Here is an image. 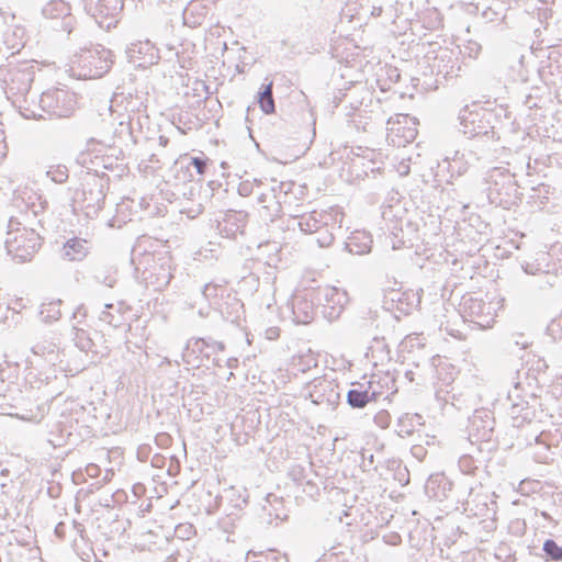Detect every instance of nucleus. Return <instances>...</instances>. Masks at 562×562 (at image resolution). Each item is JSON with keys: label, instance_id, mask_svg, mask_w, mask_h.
Instances as JSON below:
<instances>
[{"label": "nucleus", "instance_id": "f3484780", "mask_svg": "<svg viewBox=\"0 0 562 562\" xmlns=\"http://www.w3.org/2000/svg\"><path fill=\"white\" fill-rule=\"evenodd\" d=\"M347 393V403L352 408H363L369 402L376 400V392L370 391L371 386L363 383H355Z\"/></svg>", "mask_w": 562, "mask_h": 562}, {"label": "nucleus", "instance_id": "2f4dec72", "mask_svg": "<svg viewBox=\"0 0 562 562\" xmlns=\"http://www.w3.org/2000/svg\"><path fill=\"white\" fill-rule=\"evenodd\" d=\"M46 176L56 183H64L68 179V170L65 166L50 167L46 171Z\"/></svg>", "mask_w": 562, "mask_h": 562}, {"label": "nucleus", "instance_id": "7ed1b4c3", "mask_svg": "<svg viewBox=\"0 0 562 562\" xmlns=\"http://www.w3.org/2000/svg\"><path fill=\"white\" fill-rule=\"evenodd\" d=\"M76 108V97L65 89H52L43 92L36 109L24 108L21 112L26 119H45L44 114L56 117L70 116Z\"/></svg>", "mask_w": 562, "mask_h": 562}, {"label": "nucleus", "instance_id": "c756f323", "mask_svg": "<svg viewBox=\"0 0 562 562\" xmlns=\"http://www.w3.org/2000/svg\"><path fill=\"white\" fill-rule=\"evenodd\" d=\"M60 304V300L49 302L48 304H43L40 313L44 319L57 321L61 315L59 308Z\"/></svg>", "mask_w": 562, "mask_h": 562}, {"label": "nucleus", "instance_id": "e433bc0d", "mask_svg": "<svg viewBox=\"0 0 562 562\" xmlns=\"http://www.w3.org/2000/svg\"><path fill=\"white\" fill-rule=\"evenodd\" d=\"M217 291H218V286L216 284H213V283H206L202 290H201V293L202 295L206 299V300H210L212 297H216L217 296Z\"/></svg>", "mask_w": 562, "mask_h": 562}, {"label": "nucleus", "instance_id": "2eb2a0df", "mask_svg": "<svg viewBox=\"0 0 562 562\" xmlns=\"http://www.w3.org/2000/svg\"><path fill=\"white\" fill-rule=\"evenodd\" d=\"M247 223V214L243 211H228L223 222L220 223V231L228 238H236L238 234H244Z\"/></svg>", "mask_w": 562, "mask_h": 562}, {"label": "nucleus", "instance_id": "9d476101", "mask_svg": "<svg viewBox=\"0 0 562 562\" xmlns=\"http://www.w3.org/2000/svg\"><path fill=\"white\" fill-rule=\"evenodd\" d=\"M319 294L324 301V315L330 319L337 318L348 303L347 293L335 286H326Z\"/></svg>", "mask_w": 562, "mask_h": 562}, {"label": "nucleus", "instance_id": "f257e3e1", "mask_svg": "<svg viewBox=\"0 0 562 562\" xmlns=\"http://www.w3.org/2000/svg\"><path fill=\"white\" fill-rule=\"evenodd\" d=\"M110 111L115 120H119L120 130L116 132L120 136L124 134L126 137L136 142L134 132L143 127L144 121L148 120L146 115V105L142 97L133 94H114L111 99Z\"/></svg>", "mask_w": 562, "mask_h": 562}, {"label": "nucleus", "instance_id": "bb28decb", "mask_svg": "<svg viewBox=\"0 0 562 562\" xmlns=\"http://www.w3.org/2000/svg\"><path fill=\"white\" fill-rule=\"evenodd\" d=\"M412 119L408 114H396L395 116H392L386 122V130H387V138L395 144L394 136L400 135V127L397 126H406Z\"/></svg>", "mask_w": 562, "mask_h": 562}, {"label": "nucleus", "instance_id": "1a4fd4ad", "mask_svg": "<svg viewBox=\"0 0 562 562\" xmlns=\"http://www.w3.org/2000/svg\"><path fill=\"white\" fill-rule=\"evenodd\" d=\"M485 115L486 113L481 114L477 111H469L468 106H465L459 113L460 132L469 138H494V127L485 120Z\"/></svg>", "mask_w": 562, "mask_h": 562}, {"label": "nucleus", "instance_id": "412c9836", "mask_svg": "<svg viewBox=\"0 0 562 562\" xmlns=\"http://www.w3.org/2000/svg\"><path fill=\"white\" fill-rule=\"evenodd\" d=\"M293 318L299 324H307L313 319V304L302 297L296 296L292 303Z\"/></svg>", "mask_w": 562, "mask_h": 562}, {"label": "nucleus", "instance_id": "4468645a", "mask_svg": "<svg viewBox=\"0 0 562 562\" xmlns=\"http://www.w3.org/2000/svg\"><path fill=\"white\" fill-rule=\"evenodd\" d=\"M86 317V311L82 306L77 307V310L72 314V319L76 321L72 323L74 330V341L76 347L83 352H95L93 350L94 344L87 331L80 327L79 325L82 323V319Z\"/></svg>", "mask_w": 562, "mask_h": 562}, {"label": "nucleus", "instance_id": "58836bf2", "mask_svg": "<svg viewBox=\"0 0 562 562\" xmlns=\"http://www.w3.org/2000/svg\"><path fill=\"white\" fill-rule=\"evenodd\" d=\"M449 394H450V392H449V391H447V392H446V394H443V391H442V390H439V391L437 392V397H438V398H440V400H442V401H445L446 403H448V402H449V398H451V400H452L451 404H452L453 406H457V404L454 403V400H456L454 394H452V396H449Z\"/></svg>", "mask_w": 562, "mask_h": 562}, {"label": "nucleus", "instance_id": "423d86ee", "mask_svg": "<svg viewBox=\"0 0 562 562\" xmlns=\"http://www.w3.org/2000/svg\"><path fill=\"white\" fill-rule=\"evenodd\" d=\"M85 9L100 27L110 30L116 25L123 3L122 0H86Z\"/></svg>", "mask_w": 562, "mask_h": 562}, {"label": "nucleus", "instance_id": "4c0bfd02", "mask_svg": "<svg viewBox=\"0 0 562 562\" xmlns=\"http://www.w3.org/2000/svg\"><path fill=\"white\" fill-rule=\"evenodd\" d=\"M374 423L381 427V428H386L389 427L390 425V415L387 412L385 411H381L379 412L375 417H374Z\"/></svg>", "mask_w": 562, "mask_h": 562}, {"label": "nucleus", "instance_id": "c85d7f7f", "mask_svg": "<svg viewBox=\"0 0 562 562\" xmlns=\"http://www.w3.org/2000/svg\"><path fill=\"white\" fill-rule=\"evenodd\" d=\"M259 105L266 114L274 112V100L272 97V82L266 85L262 91L259 92L258 98Z\"/></svg>", "mask_w": 562, "mask_h": 562}, {"label": "nucleus", "instance_id": "7c9ffc66", "mask_svg": "<svg viewBox=\"0 0 562 562\" xmlns=\"http://www.w3.org/2000/svg\"><path fill=\"white\" fill-rule=\"evenodd\" d=\"M543 551L549 560H562V547L559 546L553 539H547L543 543Z\"/></svg>", "mask_w": 562, "mask_h": 562}, {"label": "nucleus", "instance_id": "72a5a7b5", "mask_svg": "<svg viewBox=\"0 0 562 562\" xmlns=\"http://www.w3.org/2000/svg\"><path fill=\"white\" fill-rule=\"evenodd\" d=\"M206 166H207V164H206V160L204 158L192 157L189 160L187 169H190V167H193L195 169V171H196V175L198 176H202V175L205 173Z\"/></svg>", "mask_w": 562, "mask_h": 562}, {"label": "nucleus", "instance_id": "0eeeda50", "mask_svg": "<svg viewBox=\"0 0 562 562\" xmlns=\"http://www.w3.org/2000/svg\"><path fill=\"white\" fill-rule=\"evenodd\" d=\"M81 207L86 210L88 216H95L102 210L105 195L106 183L104 179L91 176L85 181L81 190Z\"/></svg>", "mask_w": 562, "mask_h": 562}, {"label": "nucleus", "instance_id": "c03bdc74", "mask_svg": "<svg viewBox=\"0 0 562 562\" xmlns=\"http://www.w3.org/2000/svg\"><path fill=\"white\" fill-rule=\"evenodd\" d=\"M239 193L241 195H248L249 194V186L247 183H241L238 189Z\"/></svg>", "mask_w": 562, "mask_h": 562}, {"label": "nucleus", "instance_id": "aec40b11", "mask_svg": "<svg viewBox=\"0 0 562 562\" xmlns=\"http://www.w3.org/2000/svg\"><path fill=\"white\" fill-rule=\"evenodd\" d=\"M372 238L366 232H355L346 243V249L350 254L364 255L371 251Z\"/></svg>", "mask_w": 562, "mask_h": 562}, {"label": "nucleus", "instance_id": "de8ad7c7", "mask_svg": "<svg viewBox=\"0 0 562 562\" xmlns=\"http://www.w3.org/2000/svg\"><path fill=\"white\" fill-rule=\"evenodd\" d=\"M170 278H171V276H170V274H167V276H166V280L164 281V283H160V284H159V286H161V285H167V284L169 283V281H170Z\"/></svg>", "mask_w": 562, "mask_h": 562}, {"label": "nucleus", "instance_id": "ea45409f", "mask_svg": "<svg viewBox=\"0 0 562 562\" xmlns=\"http://www.w3.org/2000/svg\"><path fill=\"white\" fill-rule=\"evenodd\" d=\"M55 535L59 538V539H64L65 538V535H66V525L65 522L60 521L56 525L55 527Z\"/></svg>", "mask_w": 562, "mask_h": 562}, {"label": "nucleus", "instance_id": "c9c22d12", "mask_svg": "<svg viewBox=\"0 0 562 562\" xmlns=\"http://www.w3.org/2000/svg\"><path fill=\"white\" fill-rule=\"evenodd\" d=\"M49 378L45 376L42 379L41 376H37L36 374H33L32 372L29 374V383L31 387L41 390L43 386L48 385Z\"/></svg>", "mask_w": 562, "mask_h": 562}, {"label": "nucleus", "instance_id": "ddd939ff", "mask_svg": "<svg viewBox=\"0 0 562 562\" xmlns=\"http://www.w3.org/2000/svg\"><path fill=\"white\" fill-rule=\"evenodd\" d=\"M42 13L47 19L61 18V26L68 33L74 31V18L70 15V7L63 0H52L42 9Z\"/></svg>", "mask_w": 562, "mask_h": 562}, {"label": "nucleus", "instance_id": "a878e982", "mask_svg": "<svg viewBox=\"0 0 562 562\" xmlns=\"http://www.w3.org/2000/svg\"><path fill=\"white\" fill-rule=\"evenodd\" d=\"M423 417L418 414H405L398 418L397 432L401 437L411 436L416 425H422Z\"/></svg>", "mask_w": 562, "mask_h": 562}, {"label": "nucleus", "instance_id": "79ce46f5", "mask_svg": "<svg viewBox=\"0 0 562 562\" xmlns=\"http://www.w3.org/2000/svg\"><path fill=\"white\" fill-rule=\"evenodd\" d=\"M483 417H488V413L485 412V411H482V412H475V414L473 415L472 419H471V424L472 426H475L477 419H481L483 420Z\"/></svg>", "mask_w": 562, "mask_h": 562}, {"label": "nucleus", "instance_id": "5701e85b", "mask_svg": "<svg viewBox=\"0 0 562 562\" xmlns=\"http://www.w3.org/2000/svg\"><path fill=\"white\" fill-rule=\"evenodd\" d=\"M34 356L42 357L46 362L55 366L57 362H61L60 352L55 344L52 342H40L32 347Z\"/></svg>", "mask_w": 562, "mask_h": 562}, {"label": "nucleus", "instance_id": "6e6552de", "mask_svg": "<svg viewBox=\"0 0 562 562\" xmlns=\"http://www.w3.org/2000/svg\"><path fill=\"white\" fill-rule=\"evenodd\" d=\"M498 302H485L480 297H463L462 307L470 322L481 328H490L494 324Z\"/></svg>", "mask_w": 562, "mask_h": 562}, {"label": "nucleus", "instance_id": "473e14b6", "mask_svg": "<svg viewBox=\"0 0 562 562\" xmlns=\"http://www.w3.org/2000/svg\"><path fill=\"white\" fill-rule=\"evenodd\" d=\"M400 127V135L394 136L395 144L397 146H401L405 143H409L415 138L416 130L413 127L407 126H398Z\"/></svg>", "mask_w": 562, "mask_h": 562}, {"label": "nucleus", "instance_id": "b1692460", "mask_svg": "<svg viewBox=\"0 0 562 562\" xmlns=\"http://www.w3.org/2000/svg\"><path fill=\"white\" fill-rule=\"evenodd\" d=\"M481 160V156L474 149H463L462 153H457L453 164L459 169V173L465 172L471 166H474Z\"/></svg>", "mask_w": 562, "mask_h": 562}, {"label": "nucleus", "instance_id": "f704fd0d", "mask_svg": "<svg viewBox=\"0 0 562 562\" xmlns=\"http://www.w3.org/2000/svg\"><path fill=\"white\" fill-rule=\"evenodd\" d=\"M318 236L316 238L317 244L321 247H329L334 241V235L327 231V228H319L316 233Z\"/></svg>", "mask_w": 562, "mask_h": 562}, {"label": "nucleus", "instance_id": "8fccbe9b", "mask_svg": "<svg viewBox=\"0 0 562 562\" xmlns=\"http://www.w3.org/2000/svg\"><path fill=\"white\" fill-rule=\"evenodd\" d=\"M72 525L75 528L80 527V525L76 520L72 521Z\"/></svg>", "mask_w": 562, "mask_h": 562}, {"label": "nucleus", "instance_id": "39448f33", "mask_svg": "<svg viewBox=\"0 0 562 562\" xmlns=\"http://www.w3.org/2000/svg\"><path fill=\"white\" fill-rule=\"evenodd\" d=\"M34 79L33 67L23 63L18 66H9L3 75V89L8 99L24 98L31 89Z\"/></svg>", "mask_w": 562, "mask_h": 562}, {"label": "nucleus", "instance_id": "dca6fc26", "mask_svg": "<svg viewBox=\"0 0 562 562\" xmlns=\"http://www.w3.org/2000/svg\"><path fill=\"white\" fill-rule=\"evenodd\" d=\"M286 228L295 231L296 228L304 234L317 233L322 228V223L317 218L316 212L304 214L302 216H293L288 218Z\"/></svg>", "mask_w": 562, "mask_h": 562}, {"label": "nucleus", "instance_id": "6ab92c4d", "mask_svg": "<svg viewBox=\"0 0 562 562\" xmlns=\"http://www.w3.org/2000/svg\"><path fill=\"white\" fill-rule=\"evenodd\" d=\"M90 250V243L87 239L74 237L68 239L63 247V257L70 260H82Z\"/></svg>", "mask_w": 562, "mask_h": 562}, {"label": "nucleus", "instance_id": "37998d69", "mask_svg": "<svg viewBox=\"0 0 562 562\" xmlns=\"http://www.w3.org/2000/svg\"><path fill=\"white\" fill-rule=\"evenodd\" d=\"M100 319L104 323H108V324H112L113 323V316L110 312L108 311H103L101 314H100Z\"/></svg>", "mask_w": 562, "mask_h": 562}, {"label": "nucleus", "instance_id": "49530a36", "mask_svg": "<svg viewBox=\"0 0 562 562\" xmlns=\"http://www.w3.org/2000/svg\"><path fill=\"white\" fill-rule=\"evenodd\" d=\"M103 282H104L108 286H110V288H111V286H113V282H114V281H113L112 279H110V278H105Z\"/></svg>", "mask_w": 562, "mask_h": 562}, {"label": "nucleus", "instance_id": "9b49d317", "mask_svg": "<svg viewBox=\"0 0 562 562\" xmlns=\"http://www.w3.org/2000/svg\"><path fill=\"white\" fill-rule=\"evenodd\" d=\"M125 53L128 61L138 66L151 65L158 59L157 49L148 40L131 43Z\"/></svg>", "mask_w": 562, "mask_h": 562}, {"label": "nucleus", "instance_id": "20e7f679", "mask_svg": "<svg viewBox=\"0 0 562 562\" xmlns=\"http://www.w3.org/2000/svg\"><path fill=\"white\" fill-rule=\"evenodd\" d=\"M113 64V54L102 45L83 49L75 56L72 65L79 68V77L99 78L106 74Z\"/></svg>", "mask_w": 562, "mask_h": 562}, {"label": "nucleus", "instance_id": "3c124183", "mask_svg": "<svg viewBox=\"0 0 562 562\" xmlns=\"http://www.w3.org/2000/svg\"><path fill=\"white\" fill-rule=\"evenodd\" d=\"M112 306H113L112 304H106L105 308H111Z\"/></svg>", "mask_w": 562, "mask_h": 562}, {"label": "nucleus", "instance_id": "a18cd8bd", "mask_svg": "<svg viewBox=\"0 0 562 562\" xmlns=\"http://www.w3.org/2000/svg\"><path fill=\"white\" fill-rule=\"evenodd\" d=\"M159 143H160V145L166 146V145H167V143H168V138H167V137H165V136H160V137H159Z\"/></svg>", "mask_w": 562, "mask_h": 562}, {"label": "nucleus", "instance_id": "a19ab883", "mask_svg": "<svg viewBox=\"0 0 562 562\" xmlns=\"http://www.w3.org/2000/svg\"><path fill=\"white\" fill-rule=\"evenodd\" d=\"M322 384H323L322 382H319L317 385L315 384V385H314V391L310 393V396H311L312 402H313L314 404H321V403H323V400L321 398V396H318V395L316 396V389H318L319 386H322Z\"/></svg>", "mask_w": 562, "mask_h": 562}, {"label": "nucleus", "instance_id": "cd10ccee", "mask_svg": "<svg viewBox=\"0 0 562 562\" xmlns=\"http://www.w3.org/2000/svg\"><path fill=\"white\" fill-rule=\"evenodd\" d=\"M505 3L498 0H491V3L483 10L482 16L487 22L502 21L505 18Z\"/></svg>", "mask_w": 562, "mask_h": 562}, {"label": "nucleus", "instance_id": "4be33fe9", "mask_svg": "<svg viewBox=\"0 0 562 562\" xmlns=\"http://www.w3.org/2000/svg\"><path fill=\"white\" fill-rule=\"evenodd\" d=\"M509 415L518 426L525 422H531L536 416V411L527 401L521 400L512 403Z\"/></svg>", "mask_w": 562, "mask_h": 562}, {"label": "nucleus", "instance_id": "f8f14e48", "mask_svg": "<svg viewBox=\"0 0 562 562\" xmlns=\"http://www.w3.org/2000/svg\"><path fill=\"white\" fill-rule=\"evenodd\" d=\"M487 182L490 183V196L493 194L501 196L503 191L507 196H509L512 192H517V186L514 180V176L510 175L507 170L494 168L487 178Z\"/></svg>", "mask_w": 562, "mask_h": 562}, {"label": "nucleus", "instance_id": "393cba45", "mask_svg": "<svg viewBox=\"0 0 562 562\" xmlns=\"http://www.w3.org/2000/svg\"><path fill=\"white\" fill-rule=\"evenodd\" d=\"M258 203L262 205L260 215L265 220H272L280 211V204L272 194H260L258 196Z\"/></svg>", "mask_w": 562, "mask_h": 562}, {"label": "nucleus", "instance_id": "09e8293b", "mask_svg": "<svg viewBox=\"0 0 562 562\" xmlns=\"http://www.w3.org/2000/svg\"><path fill=\"white\" fill-rule=\"evenodd\" d=\"M448 54H449V52H448L447 49L441 50V53H440V59L446 58V57L448 56Z\"/></svg>", "mask_w": 562, "mask_h": 562}, {"label": "nucleus", "instance_id": "f03ea898", "mask_svg": "<svg viewBox=\"0 0 562 562\" xmlns=\"http://www.w3.org/2000/svg\"><path fill=\"white\" fill-rule=\"evenodd\" d=\"M5 249L19 262L31 260L41 246V237L34 228L22 226L18 218L11 217L8 222V232L4 240Z\"/></svg>", "mask_w": 562, "mask_h": 562}, {"label": "nucleus", "instance_id": "a211bd4d", "mask_svg": "<svg viewBox=\"0 0 562 562\" xmlns=\"http://www.w3.org/2000/svg\"><path fill=\"white\" fill-rule=\"evenodd\" d=\"M224 348H225V346L221 341H211L210 342L204 338H199V339H195L194 341L188 342L182 357L187 363H191L190 357L192 353H195V352L203 353L205 351V357H210V352L207 351L209 349L212 352H220V351H223Z\"/></svg>", "mask_w": 562, "mask_h": 562}]
</instances>
